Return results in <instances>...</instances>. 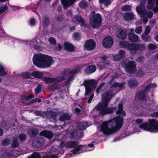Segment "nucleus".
<instances>
[{
    "label": "nucleus",
    "instance_id": "nucleus-1",
    "mask_svg": "<svg viewBox=\"0 0 158 158\" xmlns=\"http://www.w3.org/2000/svg\"><path fill=\"white\" fill-rule=\"evenodd\" d=\"M111 85L110 88L104 92L102 96V102L99 103L94 109L99 111L102 115L112 113L115 110V108L108 107V104L113 96L117 93V90H120L123 88L124 83H119L111 81L110 82Z\"/></svg>",
    "mask_w": 158,
    "mask_h": 158
},
{
    "label": "nucleus",
    "instance_id": "nucleus-2",
    "mask_svg": "<svg viewBox=\"0 0 158 158\" xmlns=\"http://www.w3.org/2000/svg\"><path fill=\"white\" fill-rule=\"evenodd\" d=\"M123 122V119L122 117L117 116L108 121L103 122L101 126V131L104 134H111L120 129Z\"/></svg>",
    "mask_w": 158,
    "mask_h": 158
},
{
    "label": "nucleus",
    "instance_id": "nucleus-3",
    "mask_svg": "<svg viewBox=\"0 0 158 158\" xmlns=\"http://www.w3.org/2000/svg\"><path fill=\"white\" fill-rule=\"evenodd\" d=\"M146 1V0L141 1V4L137 7L136 11L141 17L151 18L153 13L150 10L153 9L155 12L158 11V2L157 0L156 3L154 0H148L147 7L149 10H146L144 7Z\"/></svg>",
    "mask_w": 158,
    "mask_h": 158
},
{
    "label": "nucleus",
    "instance_id": "nucleus-4",
    "mask_svg": "<svg viewBox=\"0 0 158 158\" xmlns=\"http://www.w3.org/2000/svg\"><path fill=\"white\" fill-rule=\"evenodd\" d=\"M32 60L34 64L37 67L41 68L49 67L53 64L54 62L51 57L42 53L34 55Z\"/></svg>",
    "mask_w": 158,
    "mask_h": 158
},
{
    "label": "nucleus",
    "instance_id": "nucleus-5",
    "mask_svg": "<svg viewBox=\"0 0 158 158\" xmlns=\"http://www.w3.org/2000/svg\"><path fill=\"white\" fill-rule=\"evenodd\" d=\"M7 39L15 42H18L24 43L26 44H30L35 50L38 51H41L45 45V44L44 42H43L40 39L37 38H35L31 41H25L21 40L11 36L7 37Z\"/></svg>",
    "mask_w": 158,
    "mask_h": 158
},
{
    "label": "nucleus",
    "instance_id": "nucleus-6",
    "mask_svg": "<svg viewBox=\"0 0 158 158\" xmlns=\"http://www.w3.org/2000/svg\"><path fill=\"white\" fill-rule=\"evenodd\" d=\"M139 127L144 130L158 132V121L154 119H149L148 122L141 124Z\"/></svg>",
    "mask_w": 158,
    "mask_h": 158
},
{
    "label": "nucleus",
    "instance_id": "nucleus-7",
    "mask_svg": "<svg viewBox=\"0 0 158 158\" xmlns=\"http://www.w3.org/2000/svg\"><path fill=\"white\" fill-rule=\"evenodd\" d=\"M102 23V17L99 14L93 12L90 17V24L93 28L99 27Z\"/></svg>",
    "mask_w": 158,
    "mask_h": 158
},
{
    "label": "nucleus",
    "instance_id": "nucleus-8",
    "mask_svg": "<svg viewBox=\"0 0 158 158\" xmlns=\"http://www.w3.org/2000/svg\"><path fill=\"white\" fill-rule=\"evenodd\" d=\"M58 151L55 147H52L50 149V152L47 154V156L43 158H58ZM41 156L37 152L34 153L31 156H29L28 158H40Z\"/></svg>",
    "mask_w": 158,
    "mask_h": 158
},
{
    "label": "nucleus",
    "instance_id": "nucleus-9",
    "mask_svg": "<svg viewBox=\"0 0 158 158\" xmlns=\"http://www.w3.org/2000/svg\"><path fill=\"white\" fill-rule=\"evenodd\" d=\"M157 87V85L155 83H150L148 85L142 92H139L136 95V98L139 99H143L145 101H148V99L146 93L149 91L151 89H153Z\"/></svg>",
    "mask_w": 158,
    "mask_h": 158
},
{
    "label": "nucleus",
    "instance_id": "nucleus-10",
    "mask_svg": "<svg viewBox=\"0 0 158 158\" xmlns=\"http://www.w3.org/2000/svg\"><path fill=\"white\" fill-rule=\"evenodd\" d=\"M83 85L85 87V95H86L89 94L92 89L95 87L97 85V83L94 80H87L84 81Z\"/></svg>",
    "mask_w": 158,
    "mask_h": 158
},
{
    "label": "nucleus",
    "instance_id": "nucleus-11",
    "mask_svg": "<svg viewBox=\"0 0 158 158\" xmlns=\"http://www.w3.org/2000/svg\"><path fill=\"white\" fill-rule=\"evenodd\" d=\"M94 148V145L92 143L89 144L87 147L85 146H79L72 151L73 153L79 154L84 152L93 150Z\"/></svg>",
    "mask_w": 158,
    "mask_h": 158
},
{
    "label": "nucleus",
    "instance_id": "nucleus-12",
    "mask_svg": "<svg viewBox=\"0 0 158 158\" xmlns=\"http://www.w3.org/2000/svg\"><path fill=\"white\" fill-rule=\"evenodd\" d=\"M42 72L35 71L32 73L26 72L23 74V76L25 78L33 79L34 78H40L43 76Z\"/></svg>",
    "mask_w": 158,
    "mask_h": 158
},
{
    "label": "nucleus",
    "instance_id": "nucleus-13",
    "mask_svg": "<svg viewBox=\"0 0 158 158\" xmlns=\"http://www.w3.org/2000/svg\"><path fill=\"white\" fill-rule=\"evenodd\" d=\"M78 143L77 142L75 141H70L66 143H61L60 146V148L61 149L63 147H64L66 148H74V149L71 150V152L72 153V154H77L73 153V152L72 151L75 150L76 148L81 145L78 146Z\"/></svg>",
    "mask_w": 158,
    "mask_h": 158
},
{
    "label": "nucleus",
    "instance_id": "nucleus-14",
    "mask_svg": "<svg viewBox=\"0 0 158 158\" xmlns=\"http://www.w3.org/2000/svg\"><path fill=\"white\" fill-rule=\"evenodd\" d=\"M145 48V45L143 44H132L128 47V49L130 51L131 53L133 54L135 53L138 50H144Z\"/></svg>",
    "mask_w": 158,
    "mask_h": 158
},
{
    "label": "nucleus",
    "instance_id": "nucleus-15",
    "mask_svg": "<svg viewBox=\"0 0 158 158\" xmlns=\"http://www.w3.org/2000/svg\"><path fill=\"white\" fill-rule=\"evenodd\" d=\"M136 63L134 61H129L126 65L125 70L129 73H133L136 70Z\"/></svg>",
    "mask_w": 158,
    "mask_h": 158
},
{
    "label": "nucleus",
    "instance_id": "nucleus-16",
    "mask_svg": "<svg viewBox=\"0 0 158 158\" xmlns=\"http://www.w3.org/2000/svg\"><path fill=\"white\" fill-rule=\"evenodd\" d=\"M64 78V75L62 74L61 76H59L57 79L54 78H49L47 77H44L43 78V80L48 83H53L52 85L54 86V85L56 84L57 81H62Z\"/></svg>",
    "mask_w": 158,
    "mask_h": 158
},
{
    "label": "nucleus",
    "instance_id": "nucleus-17",
    "mask_svg": "<svg viewBox=\"0 0 158 158\" xmlns=\"http://www.w3.org/2000/svg\"><path fill=\"white\" fill-rule=\"evenodd\" d=\"M113 42V38L111 36H108L104 38L102 41V44L104 47L109 48L112 46Z\"/></svg>",
    "mask_w": 158,
    "mask_h": 158
},
{
    "label": "nucleus",
    "instance_id": "nucleus-18",
    "mask_svg": "<svg viewBox=\"0 0 158 158\" xmlns=\"http://www.w3.org/2000/svg\"><path fill=\"white\" fill-rule=\"evenodd\" d=\"M110 56L103 55L101 56V58L102 61V63H99L98 64V66L101 69H103L106 67V65L109 64V59Z\"/></svg>",
    "mask_w": 158,
    "mask_h": 158
},
{
    "label": "nucleus",
    "instance_id": "nucleus-19",
    "mask_svg": "<svg viewBox=\"0 0 158 158\" xmlns=\"http://www.w3.org/2000/svg\"><path fill=\"white\" fill-rule=\"evenodd\" d=\"M115 34L117 37L121 39H124L127 36L126 31L120 28H117Z\"/></svg>",
    "mask_w": 158,
    "mask_h": 158
},
{
    "label": "nucleus",
    "instance_id": "nucleus-20",
    "mask_svg": "<svg viewBox=\"0 0 158 158\" xmlns=\"http://www.w3.org/2000/svg\"><path fill=\"white\" fill-rule=\"evenodd\" d=\"M96 46L95 41L92 40H89L86 41L85 44V49L88 51H91L94 49Z\"/></svg>",
    "mask_w": 158,
    "mask_h": 158
},
{
    "label": "nucleus",
    "instance_id": "nucleus-21",
    "mask_svg": "<svg viewBox=\"0 0 158 158\" xmlns=\"http://www.w3.org/2000/svg\"><path fill=\"white\" fill-rule=\"evenodd\" d=\"M72 21L73 23L75 24L79 23H81V26L82 27H85V21L84 19L79 15H77L74 16L72 18Z\"/></svg>",
    "mask_w": 158,
    "mask_h": 158
},
{
    "label": "nucleus",
    "instance_id": "nucleus-22",
    "mask_svg": "<svg viewBox=\"0 0 158 158\" xmlns=\"http://www.w3.org/2000/svg\"><path fill=\"white\" fill-rule=\"evenodd\" d=\"M125 56V52L121 50L119 52V54L113 56V59L115 61H119L121 60Z\"/></svg>",
    "mask_w": 158,
    "mask_h": 158
},
{
    "label": "nucleus",
    "instance_id": "nucleus-23",
    "mask_svg": "<svg viewBox=\"0 0 158 158\" xmlns=\"http://www.w3.org/2000/svg\"><path fill=\"white\" fill-rule=\"evenodd\" d=\"M44 143V140L41 138H36L32 143V145L37 148L41 147Z\"/></svg>",
    "mask_w": 158,
    "mask_h": 158
},
{
    "label": "nucleus",
    "instance_id": "nucleus-24",
    "mask_svg": "<svg viewBox=\"0 0 158 158\" xmlns=\"http://www.w3.org/2000/svg\"><path fill=\"white\" fill-rule=\"evenodd\" d=\"M76 0H61L62 4L64 9H67L68 6L73 4Z\"/></svg>",
    "mask_w": 158,
    "mask_h": 158
},
{
    "label": "nucleus",
    "instance_id": "nucleus-25",
    "mask_svg": "<svg viewBox=\"0 0 158 158\" xmlns=\"http://www.w3.org/2000/svg\"><path fill=\"white\" fill-rule=\"evenodd\" d=\"M128 37L129 40L132 42H140V40L138 35L135 34L131 33L128 34Z\"/></svg>",
    "mask_w": 158,
    "mask_h": 158
},
{
    "label": "nucleus",
    "instance_id": "nucleus-26",
    "mask_svg": "<svg viewBox=\"0 0 158 158\" xmlns=\"http://www.w3.org/2000/svg\"><path fill=\"white\" fill-rule=\"evenodd\" d=\"M96 67L93 65H89L87 66L85 69V73L88 74L92 73L96 70Z\"/></svg>",
    "mask_w": 158,
    "mask_h": 158
},
{
    "label": "nucleus",
    "instance_id": "nucleus-27",
    "mask_svg": "<svg viewBox=\"0 0 158 158\" xmlns=\"http://www.w3.org/2000/svg\"><path fill=\"white\" fill-rule=\"evenodd\" d=\"M40 135L47 138L50 139L52 138L53 135L52 133L50 131L44 130L42 131L40 134Z\"/></svg>",
    "mask_w": 158,
    "mask_h": 158
},
{
    "label": "nucleus",
    "instance_id": "nucleus-28",
    "mask_svg": "<svg viewBox=\"0 0 158 158\" xmlns=\"http://www.w3.org/2000/svg\"><path fill=\"white\" fill-rule=\"evenodd\" d=\"M135 16L133 13H126L124 14L123 17L126 20L131 21L133 19Z\"/></svg>",
    "mask_w": 158,
    "mask_h": 158
},
{
    "label": "nucleus",
    "instance_id": "nucleus-29",
    "mask_svg": "<svg viewBox=\"0 0 158 158\" xmlns=\"http://www.w3.org/2000/svg\"><path fill=\"white\" fill-rule=\"evenodd\" d=\"M88 126V123L85 121L80 122L77 125V129L80 130H84Z\"/></svg>",
    "mask_w": 158,
    "mask_h": 158
},
{
    "label": "nucleus",
    "instance_id": "nucleus-30",
    "mask_svg": "<svg viewBox=\"0 0 158 158\" xmlns=\"http://www.w3.org/2000/svg\"><path fill=\"white\" fill-rule=\"evenodd\" d=\"M64 47L65 49L68 51H73L74 49L73 46L71 44L67 42L64 43Z\"/></svg>",
    "mask_w": 158,
    "mask_h": 158
},
{
    "label": "nucleus",
    "instance_id": "nucleus-31",
    "mask_svg": "<svg viewBox=\"0 0 158 158\" xmlns=\"http://www.w3.org/2000/svg\"><path fill=\"white\" fill-rule=\"evenodd\" d=\"M112 2V0H99V2L101 4L100 6L101 8L103 9L104 7L102 6V4L103 3L104 6H107L110 4Z\"/></svg>",
    "mask_w": 158,
    "mask_h": 158
},
{
    "label": "nucleus",
    "instance_id": "nucleus-32",
    "mask_svg": "<svg viewBox=\"0 0 158 158\" xmlns=\"http://www.w3.org/2000/svg\"><path fill=\"white\" fill-rule=\"evenodd\" d=\"M7 74L8 71L6 68L0 63V76L6 75Z\"/></svg>",
    "mask_w": 158,
    "mask_h": 158
},
{
    "label": "nucleus",
    "instance_id": "nucleus-33",
    "mask_svg": "<svg viewBox=\"0 0 158 158\" xmlns=\"http://www.w3.org/2000/svg\"><path fill=\"white\" fill-rule=\"evenodd\" d=\"M129 86L131 88H134L136 87L138 85V82L135 80L131 79L128 81Z\"/></svg>",
    "mask_w": 158,
    "mask_h": 158
},
{
    "label": "nucleus",
    "instance_id": "nucleus-34",
    "mask_svg": "<svg viewBox=\"0 0 158 158\" xmlns=\"http://www.w3.org/2000/svg\"><path fill=\"white\" fill-rule=\"evenodd\" d=\"M70 118V117L67 114H64L62 115L60 118V120L61 122L64 121L65 123H68L69 122H67V121L69 120Z\"/></svg>",
    "mask_w": 158,
    "mask_h": 158
},
{
    "label": "nucleus",
    "instance_id": "nucleus-35",
    "mask_svg": "<svg viewBox=\"0 0 158 158\" xmlns=\"http://www.w3.org/2000/svg\"><path fill=\"white\" fill-rule=\"evenodd\" d=\"M11 153H13V152H11ZM14 155L10 154V153L3 152L2 155H0V158H14Z\"/></svg>",
    "mask_w": 158,
    "mask_h": 158
},
{
    "label": "nucleus",
    "instance_id": "nucleus-36",
    "mask_svg": "<svg viewBox=\"0 0 158 158\" xmlns=\"http://www.w3.org/2000/svg\"><path fill=\"white\" fill-rule=\"evenodd\" d=\"M118 110L116 112L117 114H120L123 116H125L126 113L123 110V106L122 104H119L118 106Z\"/></svg>",
    "mask_w": 158,
    "mask_h": 158
},
{
    "label": "nucleus",
    "instance_id": "nucleus-37",
    "mask_svg": "<svg viewBox=\"0 0 158 158\" xmlns=\"http://www.w3.org/2000/svg\"><path fill=\"white\" fill-rule=\"evenodd\" d=\"M120 46L122 48H125L127 47L128 49V47L131 44H129V43L127 41L123 40L120 42Z\"/></svg>",
    "mask_w": 158,
    "mask_h": 158
},
{
    "label": "nucleus",
    "instance_id": "nucleus-38",
    "mask_svg": "<svg viewBox=\"0 0 158 158\" xmlns=\"http://www.w3.org/2000/svg\"><path fill=\"white\" fill-rule=\"evenodd\" d=\"M38 132V130L35 128L30 129L28 131V135L31 136L36 135Z\"/></svg>",
    "mask_w": 158,
    "mask_h": 158
},
{
    "label": "nucleus",
    "instance_id": "nucleus-39",
    "mask_svg": "<svg viewBox=\"0 0 158 158\" xmlns=\"http://www.w3.org/2000/svg\"><path fill=\"white\" fill-rule=\"evenodd\" d=\"M142 39L146 42H149L151 41V38L149 36H147L144 34L142 35Z\"/></svg>",
    "mask_w": 158,
    "mask_h": 158
},
{
    "label": "nucleus",
    "instance_id": "nucleus-40",
    "mask_svg": "<svg viewBox=\"0 0 158 158\" xmlns=\"http://www.w3.org/2000/svg\"><path fill=\"white\" fill-rule=\"evenodd\" d=\"M81 68H77L70 71L69 73L70 74H76L79 73L81 70Z\"/></svg>",
    "mask_w": 158,
    "mask_h": 158
},
{
    "label": "nucleus",
    "instance_id": "nucleus-41",
    "mask_svg": "<svg viewBox=\"0 0 158 158\" xmlns=\"http://www.w3.org/2000/svg\"><path fill=\"white\" fill-rule=\"evenodd\" d=\"M131 9V7L129 5H124L122 7V10L123 11H127L130 10Z\"/></svg>",
    "mask_w": 158,
    "mask_h": 158
},
{
    "label": "nucleus",
    "instance_id": "nucleus-42",
    "mask_svg": "<svg viewBox=\"0 0 158 158\" xmlns=\"http://www.w3.org/2000/svg\"><path fill=\"white\" fill-rule=\"evenodd\" d=\"M79 6L81 8H84L87 6L86 2L85 0H82L79 4Z\"/></svg>",
    "mask_w": 158,
    "mask_h": 158
},
{
    "label": "nucleus",
    "instance_id": "nucleus-43",
    "mask_svg": "<svg viewBox=\"0 0 158 158\" xmlns=\"http://www.w3.org/2000/svg\"><path fill=\"white\" fill-rule=\"evenodd\" d=\"M49 19L46 17H44L43 19V24L44 26H46L48 24Z\"/></svg>",
    "mask_w": 158,
    "mask_h": 158
},
{
    "label": "nucleus",
    "instance_id": "nucleus-44",
    "mask_svg": "<svg viewBox=\"0 0 158 158\" xmlns=\"http://www.w3.org/2000/svg\"><path fill=\"white\" fill-rule=\"evenodd\" d=\"M34 96L33 94H31L29 96H23L22 97V99L29 100L33 98Z\"/></svg>",
    "mask_w": 158,
    "mask_h": 158
},
{
    "label": "nucleus",
    "instance_id": "nucleus-45",
    "mask_svg": "<svg viewBox=\"0 0 158 158\" xmlns=\"http://www.w3.org/2000/svg\"><path fill=\"white\" fill-rule=\"evenodd\" d=\"M18 145V143L17 141V137H15L14 141L12 144V147L13 148H15Z\"/></svg>",
    "mask_w": 158,
    "mask_h": 158
},
{
    "label": "nucleus",
    "instance_id": "nucleus-46",
    "mask_svg": "<svg viewBox=\"0 0 158 158\" xmlns=\"http://www.w3.org/2000/svg\"><path fill=\"white\" fill-rule=\"evenodd\" d=\"M142 31V27L141 26H139L136 28L135 31L137 34H139Z\"/></svg>",
    "mask_w": 158,
    "mask_h": 158
},
{
    "label": "nucleus",
    "instance_id": "nucleus-47",
    "mask_svg": "<svg viewBox=\"0 0 158 158\" xmlns=\"http://www.w3.org/2000/svg\"><path fill=\"white\" fill-rule=\"evenodd\" d=\"M148 48L151 50H154L157 48V46L156 44H150L148 45Z\"/></svg>",
    "mask_w": 158,
    "mask_h": 158
},
{
    "label": "nucleus",
    "instance_id": "nucleus-48",
    "mask_svg": "<svg viewBox=\"0 0 158 158\" xmlns=\"http://www.w3.org/2000/svg\"><path fill=\"white\" fill-rule=\"evenodd\" d=\"M7 8V6L6 5L0 7V14L4 12Z\"/></svg>",
    "mask_w": 158,
    "mask_h": 158
},
{
    "label": "nucleus",
    "instance_id": "nucleus-49",
    "mask_svg": "<svg viewBox=\"0 0 158 158\" xmlns=\"http://www.w3.org/2000/svg\"><path fill=\"white\" fill-rule=\"evenodd\" d=\"M80 35L78 33H76L73 35V38L77 40H79L80 39Z\"/></svg>",
    "mask_w": 158,
    "mask_h": 158
},
{
    "label": "nucleus",
    "instance_id": "nucleus-50",
    "mask_svg": "<svg viewBox=\"0 0 158 158\" xmlns=\"http://www.w3.org/2000/svg\"><path fill=\"white\" fill-rule=\"evenodd\" d=\"M26 138V136L24 134H21L19 136V138L22 141L25 140Z\"/></svg>",
    "mask_w": 158,
    "mask_h": 158
},
{
    "label": "nucleus",
    "instance_id": "nucleus-51",
    "mask_svg": "<svg viewBox=\"0 0 158 158\" xmlns=\"http://www.w3.org/2000/svg\"><path fill=\"white\" fill-rule=\"evenodd\" d=\"M10 140L7 139H5L2 142V144L4 145H7L10 143Z\"/></svg>",
    "mask_w": 158,
    "mask_h": 158
},
{
    "label": "nucleus",
    "instance_id": "nucleus-52",
    "mask_svg": "<svg viewBox=\"0 0 158 158\" xmlns=\"http://www.w3.org/2000/svg\"><path fill=\"white\" fill-rule=\"evenodd\" d=\"M49 43L51 44H52L53 45H55L56 44V41L55 39L52 38L50 37L49 39L48 40Z\"/></svg>",
    "mask_w": 158,
    "mask_h": 158
},
{
    "label": "nucleus",
    "instance_id": "nucleus-53",
    "mask_svg": "<svg viewBox=\"0 0 158 158\" xmlns=\"http://www.w3.org/2000/svg\"><path fill=\"white\" fill-rule=\"evenodd\" d=\"M30 24L31 26H33L35 24V20L34 19H31L30 21Z\"/></svg>",
    "mask_w": 158,
    "mask_h": 158
},
{
    "label": "nucleus",
    "instance_id": "nucleus-54",
    "mask_svg": "<svg viewBox=\"0 0 158 158\" xmlns=\"http://www.w3.org/2000/svg\"><path fill=\"white\" fill-rule=\"evenodd\" d=\"M151 31V29L149 26H147L146 28V29L144 32V34L146 35H148Z\"/></svg>",
    "mask_w": 158,
    "mask_h": 158
},
{
    "label": "nucleus",
    "instance_id": "nucleus-55",
    "mask_svg": "<svg viewBox=\"0 0 158 158\" xmlns=\"http://www.w3.org/2000/svg\"><path fill=\"white\" fill-rule=\"evenodd\" d=\"M41 87L40 85H39L35 90V91L36 94H38L40 91Z\"/></svg>",
    "mask_w": 158,
    "mask_h": 158
},
{
    "label": "nucleus",
    "instance_id": "nucleus-56",
    "mask_svg": "<svg viewBox=\"0 0 158 158\" xmlns=\"http://www.w3.org/2000/svg\"><path fill=\"white\" fill-rule=\"evenodd\" d=\"M79 134L78 133V134L77 135V133L76 132H74L73 133V135H75L76 136V137H79V138H81L83 136V133H81V132H79Z\"/></svg>",
    "mask_w": 158,
    "mask_h": 158
},
{
    "label": "nucleus",
    "instance_id": "nucleus-57",
    "mask_svg": "<svg viewBox=\"0 0 158 158\" xmlns=\"http://www.w3.org/2000/svg\"><path fill=\"white\" fill-rule=\"evenodd\" d=\"M41 101V100L39 98H36L34 100L31 101L30 103L31 104L35 102H40Z\"/></svg>",
    "mask_w": 158,
    "mask_h": 158
},
{
    "label": "nucleus",
    "instance_id": "nucleus-58",
    "mask_svg": "<svg viewBox=\"0 0 158 158\" xmlns=\"http://www.w3.org/2000/svg\"><path fill=\"white\" fill-rule=\"evenodd\" d=\"M143 120L141 118H138L135 120V123L136 124H139L143 122Z\"/></svg>",
    "mask_w": 158,
    "mask_h": 158
},
{
    "label": "nucleus",
    "instance_id": "nucleus-59",
    "mask_svg": "<svg viewBox=\"0 0 158 158\" xmlns=\"http://www.w3.org/2000/svg\"><path fill=\"white\" fill-rule=\"evenodd\" d=\"M51 118L54 120L56 119V117L57 116L56 114V113H52V112L50 113Z\"/></svg>",
    "mask_w": 158,
    "mask_h": 158
},
{
    "label": "nucleus",
    "instance_id": "nucleus-60",
    "mask_svg": "<svg viewBox=\"0 0 158 158\" xmlns=\"http://www.w3.org/2000/svg\"><path fill=\"white\" fill-rule=\"evenodd\" d=\"M144 60V57L142 56H140L138 57L137 60V61L138 62H142Z\"/></svg>",
    "mask_w": 158,
    "mask_h": 158
},
{
    "label": "nucleus",
    "instance_id": "nucleus-61",
    "mask_svg": "<svg viewBox=\"0 0 158 158\" xmlns=\"http://www.w3.org/2000/svg\"><path fill=\"white\" fill-rule=\"evenodd\" d=\"M149 68V67L148 68H146V65H144L143 67V73H144L145 72H148V69Z\"/></svg>",
    "mask_w": 158,
    "mask_h": 158
},
{
    "label": "nucleus",
    "instance_id": "nucleus-62",
    "mask_svg": "<svg viewBox=\"0 0 158 158\" xmlns=\"http://www.w3.org/2000/svg\"><path fill=\"white\" fill-rule=\"evenodd\" d=\"M103 84H102L100 86H99L98 88H97L96 90V93L97 94H98L99 93L100 90L101 89H102V86L103 85Z\"/></svg>",
    "mask_w": 158,
    "mask_h": 158
},
{
    "label": "nucleus",
    "instance_id": "nucleus-63",
    "mask_svg": "<svg viewBox=\"0 0 158 158\" xmlns=\"http://www.w3.org/2000/svg\"><path fill=\"white\" fill-rule=\"evenodd\" d=\"M152 116L154 117H158V111L152 113Z\"/></svg>",
    "mask_w": 158,
    "mask_h": 158
},
{
    "label": "nucleus",
    "instance_id": "nucleus-64",
    "mask_svg": "<svg viewBox=\"0 0 158 158\" xmlns=\"http://www.w3.org/2000/svg\"><path fill=\"white\" fill-rule=\"evenodd\" d=\"M61 48V45L60 44H58V45L56 48V49L58 51L60 50Z\"/></svg>",
    "mask_w": 158,
    "mask_h": 158
}]
</instances>
